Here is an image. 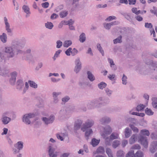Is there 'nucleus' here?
Here are the masks:
<instances>
[{
    "mask_svg": "<svg viewBox=\"0 0 157 157\" xmlns=\"http://www.w3.org/2000/svg\"><path fill=\"white\" fill-rule=\"evenodd\" d=\"M21 53L19 51L11 46H6L4 51H0V62H4L7 59L13 57L15 54Z\"/></svg>",
    "mask_w": 157,
    "mask_h": 157,
    "instance_id": "nucleus-1",
    "label": "nucleus"
},
{
    "mask_svg": "<svg viewBox=\"0 0 157 157\" xmlns=\"http://www.w3.org/2000/svg\"><path fill=\"white\" fill-rule=\"evenodd\" d=\"M108 102L103 98L100 97L95 100L89 101L87 104V107L88 109H91L94 108L100 107L108 104Z\"/></svg>",
    "mask_w": 157,
    "mask_h": 157,
    "instance_id": "nucleus-2",
    "label": "nucleus"
},
{
    "mask_svg": "<svg viewBox=\"0 0 157 157\" xmlns=\"http://www.w3.org/2000/svg\"><path fill=\"white\" fill-rule=\"evenodd\" d=\"M69 109H66V108H63L60 110L59 112V117L60 120H64L69 117Z\"/></svg>",
    "mask_w": 157,
    "mask_h": 157,
    "instance_id": "nucleus-3",
    "label": "nucleus"
},
{
    "mask_svg": "<svg viewBox=\"0 0 157 157\" xmlns=\"http://www.w3.org/2000/svg\"><path fill=\"white\" fill-rule=\"evenodd\" d=\"M94 122L93 120L87 119L82 124L81 130L84 132L86 131L87 129L91 128L94 125Z\"/></svg>",
    "mask_w": 157,
    "mask_h": 157,
    "instance_id": "nucleus-4",
    "label": "nucleus"
},
{
    "mask_svg": "<svg viewBox=\"0 0 157 157\" xmlns=\"http://www.w3.org/2000/svg\"><path fill=\"white\" fill-rule=\"evenodd\" d=\"M56 149L54 147L52 144H50L48 147L47 151L48 157H57L58 152L55 151Z\"/></svg>",
    "mask_w": 157,
    "mask_h": 157,
    "instance_id": "nucleus-5",
    "label": "nucleus"
},
{
    "mask_svg": "<svg viewBox=\"0 0 157 157\" xmlns=\"http://www.w3.org/2000/svg\"><path fill=\"white\" fill-rule=\"evenodd\" d=\"M112 129L109 125L106 126L104 129L103 132L101 133V136L105 139L109 138L108 135H109L112 132Z\"/></svg>",
    "mask_w": 157,
    "mask_h": 157,
    "instance_id": "nucleus-6",
    "label": "nucleus"
},
{
    "mask_svg": "<svg viewBox=\"0 0 157 157\" xmlns=\"http://www.w3.org/2000/svg\"><path fill=\"white\" fill-rule=\"evenodd\" d=\"M55 119V116L53 115H51L48 117H43L41 118V120L43 123L46 125L52 123L54 121Z\"/></svg>",
    "mask_w": 157,
    "mask_h": 157,
    "instance_id": "nucleus-7",
    "label": "nucleus"
},
{
    "mask_svg": "<svg viewBox=\"0 0 157 157\" xmlns=\"http://www.w3.org/2000/svg\"><path fill=\"white\" fill-rule=\"evenodd\" d=\"M34 117L35 115L33 113L26 114L23 117V121L27 124H29L31 123L30 119Z\"/></svg>",
    "mask_w": 157,
    "mask_h": 157,
    "instance_id": "nucleus-8",
    "label": "nucleus"
},
{
    "mask_svg": "<svg viewBox=\"0 0 157 157\" xmlns=\"http://www.w3.org/2000/svg\"><path fill=\"white\" fill-rule=\"evenodd\" d=\"M4 21L5 25V29L7 31L8 35L11 36H12L13 35L12 30L10 28V24L8 22V19L6 17H4Z\"/></svg>",
    "mask_w": 157,
    "mask_h": 157,
    "instance_id": "nucleus-9",
    "label": "nucleus"
},
{
    "mask_svg": "<svg viewBox=\"0 0 157 157\" xmlns=\"http://www.w3.org/2000/svg\"><path fill=\"white\" fill-rule=\"evenodd\" d=\"M11 46L17 50L19 51V52H22V51L20 49L19 39L15 38L12 41Z\"/></svg>",
    "mask_w": 157,
    "mask_h": 157,
    "instance_id": "nucleus-10",
    "label": "nucleus"
},
{
    "mask_svg": "<svg viewBox=\"0 0 157 157\" xmlns=\"http://www.w3.org/2000/svg\"><path fill=\"white\" fill-rule=\"evenodd\" d=\"M75 67L74 71L76 74L78 73L82 68V63L79 58H78L75 61Z\"/></svg>",
    "mask_w": 157,
    "mask_h": 157,
    "instance_id": "nucleus-11",
    "label": "nucleus"
},
{
    "mask_svg": "<svg viewBox=\"0 0 157 157\" xmlns=\"http://www.w3.org/2000/svg\"><path fill=\"white\" fill-rule=\"evenodd\" d=\"M139 141L141 143L144 147L145 148L147 147L148 145V143L147 137L144 136L140 135L139 137Z\"/></svg>",
    "mask_w": 157,
    "mask_h": 157,
    "instance_id": "nucleus-12",
    "label": "nucleus"
},
{
    "mask_svg": "<svg viewBox=\"0 0 157 157\" xmlns=\"http://www.w3.org/2000/svg\"><path fill=\"white\" fill-rule=\"evenodd\" d=\"M118 135L117 133L113 132L109 136V138L107 139H105L106 143L108 145H110V140H112L114 139H115L118 138Z\"/></svg>",
    "mask_w": 157,
    "mask_h": 157,
    "instance_id": "nucleus-13",
    "label": "nucleus"
},
{
    "mask_svg": "<svg viewBox=\"0 0 157 157\" xmlns=\"http://www.w3.org/2000/svg\"><path fill=\"white\" fill-rule=\"evenodd\" d=\"M11 78L10 79V82L12 85L15 84L16 80V78L17 75V73L14 71L10 74Z\"/></svg>",
    "mask_w": 157,
    "mask_h": 157,
    "instance_id": "nucleus-14",
    "label": "nucleus"
},
{
    "mask_svg": "<svg viewBox=\"0 0 157 157\" xmlns=\"http://www.w3.org/2000/svg\"><path fill=\"white\" fill-rule=\"evenodd\" d=\"M61 93L60 92H53L52 93V95L53 99V102L54 103L57 104L59 100L58 98V96L59 95H61Z\"/></svg>",
    "mask_w": 157,
    "mask_h": 157,
    "instance_id": "nucleus-15",
    "label": "nucleus"
},
{
    "mask_svg": "<svg viewBox=\"0 0 157 157\" xmlns=\"http://www.w3.org/2000/svg\"><path fill=\"white\" fill-rule=\"evenodd\" d=\"M118 22L117 21H115L109 23H104L103 24L104 26L107 29H110L111 26L112 25H117Z\"/></svg>",
    "mask_w": 157,
    "mask_h": 157,
    "instance_id": "nucleus-16",
    "label": "nucleus"
},
{
    "mask_svg": "<svg viewBox=\"0 0 157 157\" xmlns=\"http://www.w3.org/2000/svg\"><path fill=\"white\" fill-rule=\"evenodd\" d=\"M157 150V141L153 142L150 147V151L152 153Z\"/></svg>",
    "mask_w": 157,
    "mask_h": 157,
    "instance_id": "nucleus-17",
    "label": "nucleus"
},
{
    "mask_svg": "<svg viewBox=\"0 0 157 157\" xmlns=\"http://www.w3.org/2000/svg\"><path fill=\"white\" fill-rule=\"evenodd\" d=\"M111 119L107 116L104 117L100 120V123L102 124L109 123Z\"/></svg>",
    "mask_w": 157,
    "mask_h": 157,
    "instance_id": "nucleus-18",
    "label": "nucleus"
},
{
    "mask_svg": "<svg viewBox=\"0 0 157 157\" xmlns=\"http://www.w3.org/2000/svg\"><path fill=\"white\" fill-rule=\"evenodd\" d=\"M1 121L4 124H6L9 123L11 121V118L5 115H3L1 119Z\"/></svg>",
    "mask_w": 157,
    "mask_h": 157,
    "instance_id": "nucleus-19",
    "label": "nucleus"
},
{
    "mask_svg": "<svg viewBox=\"0 0 157 157\" xmlns=\"http://www.w3.org/2000/svg\"><path fill=\"white\" fill-rule=\"evenodd\" d=\"M0 40L3 43H6L7 40V36L6 33H3L0 35Z\"/></svg>",
    "mask_w": 157,
    "mask_h": 157,
    "instance_id": "nucleus-20",
    "label": "nucleus"
},
{
    "mask_svg": "<svg viewBox=\"0 0 157 157\" xmlns=\"http://www.w3.org/2000/svg\"><path fill=\"white\" fill-rule=\"evenodd\" d=\"M23 9V10L24 12L26 13V17H27L29 16L30 14L31 13L30 11V9L28 6L24 5H23L22 7Z\"/></svg>",
    "mask_w": 157,
    "mask_h": 157,
    "instance_id": "nucleus-21",
    "label": "nucleus"
},
{
    "mask_svg": "<svg viewBox=\"0 0 157 157\" xmlns=\"http://www.w3.org/2000/svg\"><path fill=\"white\" fill-rule=\"evenodd\" d=\"M125 136L126 138L129 137L132 134V131L129 128H126L124 132Z\"/></svg>",
    "mask_w": 157,
    "mask_h": 157,
    "instance_id": "nucleus-22",
    "label": "nucleus"
},
{
    "mask_svg": "<svg viewBox=\"0 0 157 157\" xmlns=\"http://www.w3.org/2000/svg\"><path fill=\"white\" fill-rule=\"evenodd\" d=\"M17 89L19 90H21L24 85L23 81L22 80L19 79L17 81Z\"/></svg>",
    "mask_w": 157,
    "mask_h": 157,
    "instance_id": "nucleus-23",
    "label": "nucleus"
},
{
    "mask_svg": "<svg viewBox=\"0 0 157 157\" xmlns=\"http://www.w3.org/2000/svg\"><path fill=\"white\" fill-rule=\"evenodd\" d=\"M137 136L136 134L133 135L129 140V143L132 144H134L137 140Z\"/></svg>",
    "mask_w": 157,
    "mask_h": 157,
    "instance_id": "nucleus-24",
    "label": "nucleus"
},
{
    "mask_svg": "<svg viewBox=\"0 0 157 157\" xmlns=\"http://www.w3.org/2000/svg\"><path fill=\"white\" fill-rule=\"evenodd\" d=\"M9 72V69L6 68L1 69L0 67V75H5L7 74Z\"/></svg>",
    "mask_w": 157,
    "mask_h": 157,
    "instance_id": "nucleus-25",
    "label": "nucleus"
},
{
    "mask_svg": "<svg viewBox=\"0 0 157 157\" xmlns=\"http://www.w3.org/2000/svg\"><path fill=\"white\" fill-rule=\"evenodd\" d=\"M87 78L89 80L92 82L95 80V78L92 73L90 71H88L87 73Z\"/></svg>",
    "mask_w": 157,
    "mask_h": 157,
    "instance_id": "nucleus-26",
    "label": "nucleus"
},
{
    "mask_svg": "<svg viewBox=\"0 0 157 157\" xmlns=\"http://www.w3.org/2000/svg\"><path fill=\"white\" fill-rule=\"evenodd\" d=\"M23 143L22 142L19 141L14 146L19 150H20L23 148Z\"/></svg>",
    "mask_w": 157,
    "mask_h": 157,
    "instance_id": "nucleus-27",
    "label": "nucleus"
},
{
    "mask_svg": "<svg viewBox=\"0 0 157 157\" xmlns=\"http://www.w3.org/2000/svg\"><path fill=\"white\" fill-rule=\"evenodd\" d=\"M19 41L20 49H21L23 48L25 46V44L26 40L25 38H22L21 39H19Z\"/></svg>",
    "mask_w": 157,
    "mask_h": 157,
    "instance_id": "nucleus-28",
    "label": "nucleus"
},
{
    "mask_svg": "<svg viewBox=\"0 0 157 157\" xmlns=\"http://www.w3.org/2000/svg\"><path fill=\"white\" fill-rule=\"evenodd\" d=\"M100 140H98L95 138H93L91 140L90 144L93 147H94L97 146L100 142Z\"/></svg>",
    "mask_w": 157,
    "mask_h": 157,
    "instance_id": "nucleus-29",
    "label": "nucleus"
},
{
    "mask_svg": "<svg viewBox=\"0 0 157 157\" xmlns=\"http://www.w3.org/2000/svg\"><path fill=\"white\" fill-rule=\"evenodd\" d=\"M86 40V35L85 33H82L79 36V40L81 43L84 42Z\"/></svg>",
    "mask_w": 157,
    "mask_h": 157,
    "instance_id": "nucleus-30",
    "label": "nucleus"
},
{
    "mask_svg": "<svg viewBox=\"0 0 157 157\" xmlns=\"http://www.w3.org/2000/svg\"><path fill=\"white\" fill-rule=\"evenodd\" d=\"M152 105L153 107L155 109H157V98L156 97L152 98Z\"/></svg>",
    "mask_w": 157,
    "mask_h": 157,
    "instance_id": "nucleus-31",
    "label": "nucleus"
},
{
    "mask_svg": "<svg viewBox=\"0 0 157 157\" xmlns=\"http://www.w3.org/2000/svg\"><path fill=\"white\" fill-rule=\"evenodd\" d=\"M108 60L109 63L110 64V66L112 68L113 70H115L116 69V68L115 66L113 60L110 58H108Z\"/></svg>",
    "mask_w": 157,
    "mask_h": 157,
    "instance_id": "nucleus-32",
    "label": "nucleus"
},
{
    "mask_svg": "<svg viewBox=\"0 0 157 157\" xmlns=\"http://www.w3.org/2000/svg\"><path fill=\"white\" fill-rule=\"evenodd\" d=\"M105 152L104 147H99L96 150V153L98 154H103Z\"/></svg>",
    "mask_w": 157,
    "mask_h": 157,
    "instance_id": "nucleus-33",
    "label": "nucleus"
},
{
    "mask_svg": "<svg viewBox=\"0 0 157 157\" xmlns=\"http://www.w3.org/2000/svg\"><path fill=\"white\" fill-rule=\"evenodd\" d=\"M28 83L29 84L30 86L36 89L37 87V84L34 82L32 81L29 80Z\"/></svg>",
    "mask_w": 157,
    "mask_h": 157,
    "instance_id": "nucleus-34",
    "label": "nucleus"
},
{
    "mask_svg": "<svg viewBox=\"0 0 157 157\" xmlns=\"http://www.w3.org/2000/svg\"><path fill=\"white\" fill-rule=\"evenodd\" d=\"M45 26L46 28L49 29H51L53 27V25L51 22H47L45 24Z\"/></svg>",
    "mask_w": 157,
    "mask_h": 157,
    "instance_id": "nucleus-35",
    "label": "nucleus"
},
{
    "mask_svg": "<svg viewBox=\"0 0 157 157\" xmlns=\"http://www.w3.org/2000/svg\"><path fill=\"white\" fill-rule=\"evenodd\" d=\"M145 113L146 114L149 116L152 115L154 113L152 110L148 108H147L145 110Z\"/></svg>",
    "mask_w": 157,
    "mask_h": 157,
    "instance_id": "nucleus-36",
    "label": "nucleus"
},
{
    "mask_svg": "<svg viewBox=\"0 0 157 157\" xmlns=\"http://www.w3.org/2000/svg\"><path fill=\"white\" fill-rule=\"evenodd\" d=\"M93 133V131L91 129H90L86 131L85 133V136L87 140L88 139L89 136Z\"/></svg>",
    "mask_w": 157,
    "mask_h": 157,
    "instance_id": "nucleus-37",
    "label": "nucleus"
},
{
    "mask_svg": "<svg viewBox=\"0 0 157 157\" xmlns=\"http://www.w3.org/2000/svg\"><path fill=\"white\" fill-rule=\"evenodd\" d=\"M98 88L101 89L102 90L107 86V84L103 82H101L98 85Z\"/></svg>",
    "mask_w": 157,
    "mask_h": 157,
    "instance_id": "nucleus-38",
    "label": "nucleus"
},
{
    "mask_svg": "<svg viewBox=\"0 0 157 157\" xmlns=\"http://www.w3.org/2000/svg\"><path fill=\"white\" fill-rule=\"evenodd\" d=\"M97 46L98 49L100 53H101L102 56H104V51L101 45L100 44H97Z\"/></svg>",
    "mask_w": 157,
    "mask_h": 157,
    "instance_id": "nucleus-39",
    "label": "nucleus"
},
{
    "mask_svg": "<svg viewBox=\"0 0 157 157\" xmlns=\"http://www.w3.org/2000/svg\"><path fill=\"white\" fill-rule=\"evenodd\" d=\"M124 152L122 150H120L117 152L116 155L117 157H124Z\"/></svg>",
    "mask_w": 157,
    "mask_h": 157,
    "instance_id": "nucleus-40",
    "label": "nucleus"
},
{
    "mask_svg": "<svg viewBox=\"0 0 157 157\" xmlns=\"http://www.w3.org/2000/svg\"><path fill=\"white\" fill-rule=\"evenodd\" d=\"M72 44L71 40H66L63 43V46L64 47H68L70 46Z\"/></svg>",
    "mask_w": 157,
    "mask_h": 157,
    "instance_id": "nucleus-41",
    "label": "nucleus"
},
{
    "mask_svg": "<svg viewBox=\"0 0 157 157\" xmlns=\"http://www.w3.org/2000/svg\"><path fill=\"white\" fill-rule=\"evenodd\" d=\"M120 142L118 140H114L112 144V147L114 148H116L120 144Z\"/></svg>",
    "mask_w": 157,
    "mask_h": 157,
    "instance_id": "nucleus-42",
    "label": "nucleus"
},
{
    "mask_svg": "<svg viewBox=\"0 0 157 157\" xmlns=\"http://www.w3.org/2000/svg\"><path fill=\"white\" fill-rule=\"evenodd\" d=\"M68 14V11L66 10L62 11L59 13V15L61 18H64L66 17Z\"/></svg>",
    "mask_w": 157,
    "mask_h": 157,
    "instance_id": "nucleus-43",
    "label": "nucleus"
},
{
    "mask_svg": "<svg viewBox=\"0 0 157 157\" xmlns=\"http://www.w3.org/2000/svg\"><path fill=\"white\" fill-rule=\"evenodd\" d=\"M106 152L109 157H113L111 150L109 148L106 149Z\"/></svg>",
    "mask_w": 157,
    "mask_h": 157,
    "instance_id": "nucleus-44",
    "label": "nucleus"
},
{
    "mask_svg": "<svg viewBox=\"0 0 157 157\" xmlns=\"http://www.w3.org/2000/svg\"><path fill=\"white\" fill-rule=\"evenodd\" d=\"M65 134L63 133H61V134H58L56 135L57 137L61 141H63L64 139V137Z\"/></svg>",
    "mask_w": 157,
    "mask_h": 157,
    "instance_id": "nucleus-45",
    "label": "nucleus"
},
{
    "mask_svg": "<svg viewBox=\"0 0 157 157\" xmlns=\"http://www.w3.org/2000/svg\"><path fill=\"white\" fill-rule=\"evenodd\" d=\"M61 52V50H59L56 52V53L55 54L54 56L52 58L54 60H56V58L58 57L59 56V54H60Z\"/></svg>",
    "mask_w": 157,
    "mask_h": 157,
    "instance_id": "nucleus-46",
    "label": "nucleus"
},
{
    "mask_svg": "<svg viewBox=\"0 0 157 157\" xmlns=\"http://www.w3.org/2000/svg\"><path fill=\"white\" fill-rule=\"evenodd\" d=\"M129 126L130 127L132 130L134 132L137 133L138 132L139 130L137 127H135L134 125L130 124Z\"/></svg>",
    "mask_w": 157,
    "mask_h": 157,
    "instance_id": "nucleus-47",
    "label": "nucleus"
},
{
    "mask_svg": "<svg viewBox=\"0 0 157 157\" xmlns=\"http://www.w3.org/2000/svg\"><path fill=\"white\" fill-rule=\"evenodd\" d=\"M127 78L124 74H123L122 78V83L123 85H125L127 83Z\"/></svg>",
    "mask_w": 157,
    "mask_h": 157,
    "instance_id": "nucleus-48",
    "label": "nucleus"
},
{
    "mask_svg": "<svg viewBox=\"0 0 157 157\" xmlns=\"http://www.w3.org/2000/svg\"><path fill=\"white\" fill-rule=\"evenodd\" d=\"M143 153L140 151H138L134 154V157H143Z\"/></svg>",
    "mask_w": 157,
    "mask_h": 157,
    "instance_id": "nucleus-49",
    "label": "nucleus"
},
{
    "mask_svg": "<svg viewBox=\"0 0 157 157\" xmlns=\"http://www.w3.org/2000/svg\"><path fill=\"white\" fill-rule=\"evenodd\" d=\"M145 107V106L143 104H140L138 105L136 107V110L137 111H141L143 110Z\"/></svg>",
    "mask_w": 157,
    "mask_h": 157,
    "instance_id": "nucleus-50",
    "label": "nucleus"
},
{
    "mask_svg": "<svg viewBox=\"0 0 157 157\" xmlns=\"http://www.w3.org/2000/svg\"><path fill=\"white\" fill-rule=\"evenodd\" d=\"M126 157H134V153L133 151H129L126 155Z\"/></svg>",
    "mask_w": 157,
    "mask_h": 157,
    "instance_id": "nucleus-51",
    "label": "nucleus"
},
{
    "mask_svg": "<svg viewBox=\"0 0 157 157\" xmlns=\"http://www.w3.org/2000/svg\"><path fill=\"white\" fill-rule=\"evenodd\" d=\"M140 133L143 135L148 136L149 134L148 131L146 129L142 130L140 131Z\"/></svg>",
    "mask_w": 157,
    "mask_h": 157,
    "instance_id": "nucleus-52",
    "label": "nucleus"
},
{
    "mask_svg": "<svg viewBox=\"0 0 157 157\" xmlns=\"http://www.w3.org/2000/svg\"><path fill=\"white\" fill-rule=\"evenodd\" d=\"M70 99V98L68 96H66L62 98V101L63 103L67 102Z\"/></svg>",
    "mask_w": 157,
    "mask_h": 157,
    "instance_id": "nucleus-53",
    "label": "nucleus"
},
{
    "mask_svg": "<svg viewBox=\"0 0 157 157\" xmlns=\"http://www.w3.org/2000/svg\"><path fill=\"white\" fill-rule=\"evenodd\" d=\"M105 91L107 95L110 97L113 91L108 88H106L105 89Z\"/></svg>",
    "mask_w": 157,
    "mask_h": 157,
    "instance_id": "nucleus-54",
    "label": "nucleus"
},
{
    "mask_svg": "<svg viewBox=\"0 0 157 157\" xmlns=\"http://www.w3.org/2000/svg\"><path fill=\"white\" fill-rule=\"evenodd\" d=\"M150 12L156 15L157 17V8L156 7L153 6L152 9L150 10Z\"/></svg>",
    "mask_w": 157,
    "mask_h": 157,
    "instance_id": "nucleus-55",
    "label": "nucleus"
},
{
    "mask_svg": "<svg viewBox=\"0 0 157 157\" xmlns=\"http://www.w3.org/2000/svg\"><path fill=\"white\" fill-rule=\"evenodd\" d=\"M113 43L114 44H116L118 43H120L121 42V37H119L113 40Z\"/></svg>",
    "mask_w": 157,
    "mask_h": 157,
    "instance_id": "nucleus-56",
    "label": "nucleus"
},
{
    "mask_svg": "<svg viewBox=\"0 0 157 157\" xmlns=\"http://www.w3.org/2000/svg\"><path fill=\"white\" fill-rule=\"evenodd\" d=\"M56 47L58 48H59L62 46L63 43L60 40H58L56 41Z\"/></svg>",
    "mask_w": 157,
    "mask_h": 157,
    "instance_id": "nucleus-57",
    "label": "nucleus"
},
{
    "mask_svg": "<svg viewBox=\"0 0 157 157\" xmlns=\"http://www.w3.org/2000/svg\"><path fill=\"white\" fill-rule=\"evenodd\" d=\"M116 17L114 16H110L105 19L106 21H110L113 19H116Z\"/></svg>",
    "mask_w": 157,
    "mask_h": 157,
    "instance_id": "nucleus-58",
    "label": "nucleus"
},
{
    "mask_svg": "<svg viewBox=\"0 0 157 157\" xmlns=\"http://www.w3.org/2000/svg\"><path fill=\"white\" fill-rule=\"evenodd\" d=\"M78 52V51L75 48H74L73 50H71V55L72 56L75 55Z\"/></svg>",
    "mask_w": 157,
    "mask_h": 157,
    "instance_id": "nucleus-59",
    "label": "nucleus"
},
{
    "mask_svg": "<svg viewBox=\"0 0 157 157\" xmlns=\"http://www.w3.org/2000/svg\"><path fill=\"white\" fill-rule=\"evenodd\" d=\"M71 50H72V48H69L65 51L66 54L68 56H70L71 54Z\"/></svg>",
    "mask_w": 157,
    "mask_h": 157,
    "instance_id": "nucleus-60",
    "label": "nucleus"
},
{
    "mask_svg": "<svg viewBox=\"0 0 157 157\" xmlns=\"http://www.w3.org/2000/svg\"><path fill=\"white\" fill-rule=\"evenodd\" d=\"M43 66V63L42 62L39 63L36 66V70L37 71L39 70Z\"/></svg>",
    "mask_w": 157,
    "mask_h": 157,
    "instance_id": "nucleus-61",
    "label": "nucleus"
},
{
    "mask_svg": "<svg viewBox=\"0 0 157 157\" xmlns=\"http://www.w3.org/2000/svg\"><path fill=\"white\" fill-rule=\"evenodd\" d=\"M49 5V3L48 2H46L44 3H43L41 4L42 6V7L44 8H47Z\"/></svg>",
    "mask_w": 157,
    "mask_h": 157,
    "instance_id": "nucleus-62",
    "label": "nucleus"
},
{
    "mask_svg": "<svg viewBox=\"0 0 157 157\" xmlns=\"http://www.w3.org/2000/svg\"><path fill=\"white\" fill-rule=\"evenodd\" d=\"M145 27L147 28H151L153 27V25L151 23H145Z\"/></svg>",
    "mask_w": 157,
    "mask_h": 157,
    "instance_id": "nucleus-63",
    "label": "nucleus"
},
{
    "mask_svg": "<svg viewBox=\"0 0 157 157\" xmlns=\"http://www.w3.org/2000/svg\"><path fill=\"white\" fill-rule=\"evenodd\" d=\"M151 136L152 139H157V133H152L151 134Z\"/></svg>",
    "mask_w": 157,
    "mask_h": 157,
    "instance_id": "nucleus-64",
    "label": "nucleus"
}]
</instances>
